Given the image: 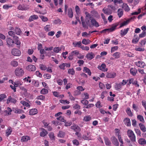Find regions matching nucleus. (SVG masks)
Segmentation results:
<instances>
[{
  "label": "nucleus",
  "instance_id": "f03ea898",
  "mask_svg": "<svg viewBox=\"0 0 146 146\" xmlns=\"http://www.w3.org/2000/svg\"><path fill=\"white\" fill-rule=\"evenodd\" d=\"M118 25V24L117 23L113 24L111 28L103 30L101 31L100 33H106L107 32H108V33L112 32L114 31L116 29V28Z\"/></svg>",
  "mask_w": 146,
  "mask_h": 146
},
{
  "label": "nucleus",
  "instance_id": "39448f33",
  "mask_svg": "<svg viewBox=\"0 0 146 146\" xmlns=\"http://www.w3.org/2000/svg\"><path fill=\"white\" fill-rule=\"evenodd\" d=\"M26 69L30 71L34 72L36 70V68L35 66L31 64L28 66L26 67Z\"/></svg>",
  "mask_w": 146,
  "mask_h": 146
},
{
  "label": "nucleus",
  "instance_id": "680f3d73",
  "mask_svg": "<svg viewBox=\"0 0 146 146\" xmlns=\"http://www.w3.org/2000/svg\"><path fill=\"white\" fill-rule=\"evenodd\" d=\"M8 34L9 35L13 37V38H14V37L15 36H15V33L12 31H10L8 32Z\"/></svg>",
  "mask_w": 146,
  "mask_h": 146
},
{
  "label": "nucleus",
  "instance_id": "79ce46f5",
  "mask_svg": "<svg viewBox=\"0 0 146 146\" xmlns=\"http://www.w3.org/2000/svg\"><path fill=\"white\" fill-rule=\"evenodd\" d=\"M15 33L18 35H20L22 33L21 29L18 28H15Z\"/></svg>",
  "mask_w": 146,
  "mask_h": 146
},
{
  "label": "nucleus",
  "instance_id": "0eeeda50",
  "mask_svg": "<svg viewBox=\"0 0 146 146\" xmlns=\"http://www.w3.org/2000/svg\"><path fill=\"white\" fill-rule=\"evenodd\" d=\"M111 140L114 145L116 146H118L119 145L117 139L115 137H112L111 138Z\"/></svg>",
  "mask_w": 146,
  "mask_h": 146
},
{
  "label": "nucleus",
  "instance_id": "5701e85b",
  "mask_svg": "<svg viewBox=\"0 0 146 146\" xmlns=\"http://www.w3.org/2000/svg\"><path fill=\"white\" fill-rule=\"evenodd\" d=\"M134 37H135V38L132 39V42L133 43L136 44L138 42L139 38L137 35H135Z\"/></svg>",
  "mask_w": 146,
  "mask_h": 146
},
{
  "label": "nucleus",
  "instance_id": "72a5a7b5",
  "mask_svg": "<svg viewBox=\"0 0 146 146\" xmlns=\"http://www.w3.org/2000/svg\"><path fill=\"white\" fill-rule=\"evenodd\" d=\"M13 39L16 44L19 45H20L21 43L20 41L19 40L18 37V36L14 37Z\"/></svg>",
  "mask_w": 146,
  "mask_h": 146
},
{
  "label": "nucleus",
  "instance_id": "49530a36",
  "mask_svg": "<svg viewBox=\"0 0 146 146\" xmlns=\"http://www.w3.org/2000/svg\"><path fill=\"white\" fill-rule=\"evenodd\" d=\"M130 19H129L126 21H124L121 24L119 28H121L123 26L127 25L130 22Z\"/></svg>",
  "mask_w": 146,
  "mask_h": 146
},
{
  "label": "nucleus",
  "instance_id": "ea45409f",
  "mask_svg": "<svg viewBox=\"0 0 146 146\" xmlns=\"http://www.w3.org/2000/svg\"><path fill=\"white\" fill-rule=\"evenodd\" d=\"M65 135V133L64 132L62 131H59V133L58 135V137L60 138H63L64 137Z\"/></svg>",
  "mask_w": 146,
  "mask_h": 146
},
{
  "label": "nucleus",
  "instance_id": "5fc2aeb1",
  "mask_svg": "<svg viewBox=\"0 0 146 146\" xmlns=\"http://www.w3.org/2000/svg\"><path fill=\"white\" fill-rule=\"evenodd\" d=\"M11 65L13 67H16L18 65V62L15 60L12 61L11 62Z\"/></svg>",
  "mask_w": 146,
  "mask_h": 146
},
{
  "label": "nucleus",
  "instance_id": "e433bc0d",
  "mask_svg": "<svg viewBox=\"0 0 146 146\" xmlns=\"http://www.w3.org/2000/svg\"><path fill=\"white\" fill-rule=\"evenodd\" d=\"M86 15L85 19H92V18L91 15L87 12H86L85 13Z\"/></svg>",
  "mask_w": 146,
  "mask_h": 146
},
{
  "label": "nucleus",
  "instance_id": "2f4dec72",
  "mask_svg": "<svg viewBox=\"0 0 146 146\" xmlns=\"http://www.w3.org/2000/svg\"><path fill=\"white\" fill-rule=\"evenodd\" d=\"M138 143L141 145H144L146 144V141L143 138H140L138 140Z\"/></svg>",
  "mask_w": 146,
  "mask_h": 146
},
{
  "label": "nucleus",
  "instance_id": "f3484780",
  "mask_svg": "<svg viewBox=\"0 0 146 146\" xmlns=\"http://www.w3.org/2000/svg\"><path fill=\"white\" fill-rule=\"evenodd\" d=\"M125 124L127 126H130L131 125L130 119L129 118H126L124 119L123 120Z\"/></svg>",
  "mask_w": 146,
  "mask_h": 146
},
{
  "label": "nucleus",
  "instance_id": "6e6552de",
  "mask_svg": "<svg viewBox=\"0 0 146 146\" xmlns=\"http://www.w3.org/2000/svg\"><path fill=\"white\" fill-rule=\"evenodd\" d=\"M102 11L105 14L108 15L111 14L112 12L110 7H108V8H104L103 9Z\"/></svg>",
  "mask_w": 146,
  "mask_h": 146
},
{
  "label": "nucleus",
  "instance_id": "ddd939ff",
  "mask_svg": "<svg viewBox=\"0 0 146 146\" xmlns=\"http://www.w3.org/2000/svg\"><path fill=\"white\" fill-rule=\"evenodd\" d=\"M77 89L78 90H76L75 91V93H76V95L80 94L81 93L80 91H82L84 90V89L83 88L82 86H78L77 87Z\"/></svg>",
  "mask_w": 146,
  "mask_h": 146
},
{
  "label": "nucleus",
  "instance_id": "c03bdc74",
  "mask_svg": "<svg viewBox=\"0 0 146 146\" xmlns=\"http://www.w3.org/2000/svg\"><path fill=\"white\" fill-rule=\"evenodd\" d=\"M82 43L85 45L89 44L90 42V41L89 39H86L84 38L83 39L82 41Z\"/></svg>",
  "mask_w": 146,
  "mask_h": 146
},
{
  "label": "nucleus",
  "instance_id": "cd10ccee",
  "mask_svg": "<svg viewBox=\"0 0 146 146\" xmlns=\"http://www.w3.org/2000/svg\"><path fill=\"white\" fill-rule=\"evenodd\" d=\"M12 131V129L11 127H9L6 131V136L8 137L9 135L11 134Z\"/></svg>",
  "mask_w": 146,
  "mask_h": 146
},
{
  "label": "nucleus",
  "instance_id": "a19ab883",
  "mask_svg": "<svg viewBox=\"0 0 146 146\" xmlns=\"http://www.w3.org/2000/svg\"><path fill=\"white\" fill-rule=\"evenodd\" d=\"M83 71L85 72L88 73L89 75L90 76L91 75V73L90 70L87 67H84V68Z\"/></svg>",
  "mask_w": 146,
  "mask_h": 146
},
{
  "label": "nucleus",
  "instance_id": "603ef678",
  "mask_svg": "<svg viewBox=\"0 0 146 146\" xmlns=\"http://www.w3.org/2000/svg\"><path fill=\"white\" fill-rule=\"evenodd\" d=\"M91 13L93 15V16L96 17H100V15L96 11H91Z\"/></svg>",
  "mask_w": 146,
  "mask_h": 146
},
{
  "label": "nucleus",
  "instance_id": "c756f323",
  "mask_svg": "<svg viewBox=\"0 0 146 146\" xmlns=\"http://www.w3.org/2000/svg\"><path fill=\"white\" fill-rule=\"evenodd\" d=\"M117 13L118 17L120 18L123 15V11L122 9L119 8L118 9Z\"/></svg>",
  "mask_w": 146,
  "mask_h": 146
},
{
  "label": "nucleus",
  "instance_id": "393cba45",
  "mask_svg": "<svg viewBox=\"0 0 146 146\" xmlns=\"http://www.w3.org/2000/svg\"><path fill=\"white\" fill-rule=\"evenodd\" d=\"M122 8L126 11H128L130 10V9L128 5L127 4L125 3H123Z\"/></svg>",
  "mask_w": 146,
  "mask_h": 146
},
{
  "label": "nucleus",
  "instance_id": "58836bf2",
  "mask_svg": "<svg viewBox=\"0 0 146 146\" xmlns=\"http://www.w3.org/2000/svg\"><path fill=\"white\" fill-rule=\"evenodd\" d=\"M126 111L127 114L129 116L131 117L133 115V113L132 112L130 108H127L126 110Z\"/></svg>",
  "mask_w": 146,
  "mask_h": 146
},
{
  "label": "nucleus",
  "instance_id": "a211bd4d",
  "mask_svg": "<svg viewBox=\"0 0 146 146\" xmlns=\"http://www.w3.org/2000/svg\"><path fill=\"white\" fill-rule=\"evenodd\" d=\"M38 17L37 15H34L30 16L29 19L28 21L29 22H31L34 20L38 19Z\"/></svg>",
  "mask_w": 146,
  "mask_h": 146
},
{
  "label": "nucleus",
  "instance_id": "9d476101",
  "mask_svg": "<svg viewBox=\"0 0 146 146\" xmlns=\"http://www.w3.org/2000/svg\"><path fill=\"white\" fill-rule=\"evenodd\" d=\"M136 65L140 68H143L145 66V63L142 61H138L135 62Z\"/></svg>",
  "mask_w": 146,
  "mask_h": 146
},
{
  "label": "nucleus",
  "instance_id": "de8ad7c7",
  "mask_svg": "<svg viewBox=\"0 0 146 146\" xmlns=\"http://www.w3.org/2000/svg\"><path fill=\"white\" fill-rule=\"evenodd\" d=\"M130 19H129L126 21H124L121 24L119 28H121L123 26L127 25L130 22Z\"/></svg>",
  "mask_w": 146,
  "mask_h": 146
},
{
  "label": "nucleus",
  "instance_id": "f8f14e48",
  "mask_svg": "<svg viewBox=\"0 0 146 146\" xmlns=\"http://www.w3.org/2000/svg\"><path fill=\"white\" fill-rule=\"evenodd\" d=\"M95 56L94 54L91 52L87 54L86 57L89 60H91Z\"/></svg>",
  "mask_w": 146,
  "mask_h": 146
},
{
  "label": "nucleus",
  "instance_id": "7ed1b4c3",
  "mask_svg": "<svg viewBox=\"0 0 146 146\" xmlns=\"http://www.w3.org/2000/svg\"><path fill=\"white\" fill-rule=\"evenodd\" d=\"M15 72L16 76L19 77L22 76L24 73L23 70L20 67L17 68L15 70Z\"/></svg>",
  "mask_w": 146,
  "mask_h": 146
},
{
  "label": "nucleus",
  "instance_id": "b1692460",
  "mask_svg": "<svg viewBox=\"0 0 146 146\" xmlns=\"http://www.w3.org/2000/svg\"><path fill=\"white\" fill-rule=\"evenodd\" d=\"M7 42L8 45L12 46L13 45L14 41L11 38H7Z\"/></svg>",
  "mask_w": 146,
  "mask_h": 146
},
{
  "label": "nucleus",
  "instance_id": "6ab92c4d",
  "mask_svg": "<svg viewBox=\"0 0 146 146\" xmlns=\"http://www.w3.org/2000/svg\"><path fill=\"white\" fill-rule=\"evenodd\" d=\"M38 113V111L36 109H33L31 110L29 112V114L30 115H33Z\"/></svg>",
  "mask_w": 146,
  "mask_h": 146
},
{
  "label": "nucleus",
  "instance_id": "f257e3e1",
  "mask_svg": "<svg viewBox=\"0 0 146 146\" xmlns=\"http://www.w3.org/2000/svg\"><path fill=\"white\" fill-rule=\"evenodd\" d=\"M127 135L131 140L133 143L136 141V137L133 131L131 129L127 131Z\"/></svg>",
  "mask_w": 146,
  "mask_h": 146
},
{
  "label": "nucleus",
  "instance_id": "69168bd1",
  "mask_svg": "<svg viewBox=\"0 0 146 146\" xmlns=\"http://www.w3.org/2000/svg\"><path fill=\"white\" fill-rule=\"evenodd\" d=\"M21 103L23 106H26L27 107L29 106H30L29 104L24 101H21Z\"/></svg>",
  "mask_w": 146,
  "mask_h": 146
},
{
  "label": "nucleus",
  "instance_id": "c9c22d12",
  "mask_svg": "<svg viewBox=\"0 0 146 146\" xmlns=\"http://www.w3.org/2000/svg\"><path fill=\"white\" fill-rule=\"evenodd\" d=\"M105 142L106 145H111V142L109 139L106 137H104Z\"/></svg>",
  "mask_w": 146,
  "mask_h": 146
},
{
  "label": "nucleus",
  "instance_id": "6e6d98bb",
  "mask_svg": "<svg viewBox=\"0 0 146 146\" xmlns=\"http://www.w3.org/2000/svg\"><path fill=\"white\" fill-rule=\"evenodd\" d=\"M39 17L43 22H46L48 21V20L47 17L43 15L40 16Z\"/></svg>",
  "mask_w": 146,
  "mask_h": 146
},
{
  "label": "nucleus",
  "instance_id": "423d86ee",
  "mask_svg": "<svg viewBox=\"0 0 146 146\" xmlns=\"http://www.w3.org/2000/svg\"><path fill=\"white\" fill-rule=\"evenodd\" d=\"M11 53L12 54L15 56H18L21 54V52L18 49L14 48L12 50Z\"/></svg>",
  "mask_w": 146,
  "mask_h": 146
},
{
  "label": "nucleus",
  "instance_id": "bf43d9fd",
  "mask_svg": "<svg viewBox=\"0 0 146 146\" xmlns=\"http://www.w3.org/2000/svg\"><path fill=\"white\" fill-rule=\"evenodd\" d=\"M57 120L63 122H65L66 121L64 119V117L62 116H60L59 117H57L56 118Z\"/></svg>",
  "mask_w": 146,
  "mask_h": 146
},
{
  "label": "nucleus",
  "instance_id": "2eb2a0df",
  "mask_svg": "<svg viewBox=\"0 0 146 146\" xmlns=\"http://www.w3.org/2000/svg\"><path fill=\"white\" fill-rule=\"evenodd\" d=\"M62 48L64 49V46H61L60 47H56L53 48V51L56 53H58L60 51H61Z\"/></svg>",
  "mask_w": 146,
  "mask_h": 146
},
{
  "label": "nucleus",
  "instance_id": "7c9ffc66",
  "mask_svg": "<svg viewBox=\"0 0 146 146\" xmlns=\"http://www.w3.org/2000/svg\"><path fill=\"white\" fill-rule=\"evenodd\" d=\"M130 71V73L134 76H135L137 73V70L135 68H131Z\"/></svg>",
  "mask_w": 146,
  "mask_h": 146
},
{
  "label": "nucleus",
  "instance_id": "052dcab7",
  "mask_svg": "<svg viewBox=\"0 0 146 146\" xmlns=\"http://www.w3.org/2000/svg\"><path fill=\"white\" fill-rule=\"evenodd\" d=\"M13 111L15 113H21L23 111V110H21L18 109H15L13 110Z\"/></svg>",
  "mask_w": 146,
  "mask_h": 146
},
{
  "label": "nucleus",
  "instance_id": "4d7b16f0",
  "mask_svg": "<svg viewBox=\"0 0 146 146\" xmlns=\"http://www.w3.org/2000/svg\"><path fill=\"white\" fill-rule=\"evenodd\" d=\"M54 23L55 24H60L62 23L61 21L59 19H57L54 20Z\"/></svg>",
  "mask_w": 146,
  "mask_h": 146
},
{
  "label": "nucleus",
  "instance_id": "412c9836",
  "mask_svg": "<svg viewBox=\"0 0 146 146\" xmlns=\"http://www.w3.org/2000/svg\"><path fill=\"white\" fill-rule=\"evenodd\" d=\"M141 130L143 132L146 131V128L144 125L142 123H140L139 124Z\"/></svg>",
  "mask_w": 146,
  "mask_h": 146
},
{
  "label": "nucleus",
  "instance_id": "13d9d810",
  "mask_svg": "<svg viewBox=\"0 0 146 146\" xmlns=\"http://www.w3.org/2000/svg\"><path fill=\"white\" fill-rule=\"evenodd\" d=\"M48 92V90L47 89L43 88L40 91V93L42 94H46Z\"/></svg>",
  "mask_w": 146,
  "mask_h": 146
},
{
  "label": "nucleus",
  "instance_id": "09e8293b",
  "mask_svg": "<svg viewBox=\"0 0 146 146\" xmlns=\"http://www.w3.org/2000/svg\"><path fill=\"white\" fill-rule=\"evenodd\" d=\"M91 20V19H85V23L88 27L89 26L90 27H92V25H91L90 22V20Z\"/></svg>",
  "mask_w": 146,
  "mask_h": 146
},
{
  "label": "nucleus",
  "instance_id": "c85d7f7f",
  "mask_svg": "<svg viewBox=\"0 0 146 146\" xmlns=\"http://www.w3.org/2000/svg\"><path fill=\"white\" fill-rule=\"evenodd\" d=\"M114 87L116 90L119 91L121 90L122 86L119 83V84L116 83Z\"/></svg>",
  "mask_w": 146,
  "mask_h": 146
},
{
  "label": "nucleus",
  "instance_id": "8fccbe9b",
  "mask_svg": "<svg viewBox=\"0 0 146 146\" xmlns=\"http://www.w3.org/2000/svg\"><path fill=\"white\" fill-rule=\"evenodd\" d=\"M68 74H70L73 75L75 73V71H74V70L73 68L69 69L68 70Z\"/></svg>",
  "mask_w": 146,
  "mask_h": 146
},
{
  "label": "nucleus",
  "instance_id": "338daca9",
  "mask_svg": "<svg viewBox=\"0 0 146 146\" xmlns=\"http://www.w3.org/2000/svg\"><path fill=\"white\" fill-rule=\"evenodd\" d=\"M32 83L36 87H38L39 86L38 82L37 81L34 80L33 81Z\"/></svg>",
  "mask_w": 146,
  "mask_h": 146
},
{
  "label": "nucleus",
  "instance_id": "4be33fe9",
  "mask_svg": "<svg viewBox=\"0 0 146 146\" xmlns=\"http://www.w3.org/2000/svg\"><path fill=\"white\" fill-rule=\"evenodd\" d=\"M129 30V28H127L123 30H122L121 31L120 35L121 36H123L126 35Z\"/></svg>",
  "mask_w": 146,
  "mask_h": 146
},
{
  "label": "nucleus",
  "instance_id": "e2e57ef3",
  "mask_svg": "<svg viewBox=\"0 0 146 146\" xmlns=\"http://www.w3.org/2000/svg\"><path fill=\"white\" fill-rule=\"evenodd\" d=\"M146 35V31H143L142 33L139 35V37L141 38L145 37Z\"/></svg>",
  "mask_w": 146,
  "mask_h": 146
},
{
  "label": "nucleus",
  "instance_id": "1a4fd4ad",
  "mask_svg": "<svg viewBox=\"0 0 146 146\" xmlns=\"http://www.w3.org/2000/svg\"><path fill=\"white\" fill-rule=\"evenodd\" d=\"M91 23L92 27L93 26H94L96 27H97L99 26V25L98 23L94 19L92 18L90 21Z\"/></svg>",
  "mask_w": 146,
  "mask_h": 146
},
{
  "label": "nucleus",
  "instance_id": "a878e982",
  "mask_svg": "<svg viewBox=\"0 0 146 146\" xmlns=\"http://www.w3.org/2000/svg\"><path fill=\"white\" fill-rule=\"evenodd\" d=\"M30 137L28 136H23L22 137L21 139L22 142H26L28 140H30Z\"/></svg>",
  "mask_w": 146,
  "mask_h": 146
},
{
  "label": "nucleus",
  "instance_id": "3c124183",
  "mask_svg": "<svg viewBox=\"0 0 146 146\" xmlns=\"http://www.w3.org/2000/svg\"><path fill=\"white\" fill-rule=\"evenodd\" d=\"M113 56L115 57V58H119L120 56V53L118 52H117L114 53Z\"/></svg>",
  "mask_w": 146,
  "mask_h": 146
},
{
  "label": "nucleus",
  "instance_id": "f704fd0d",
  "mask_svg": "<svg viewBox=\"0 0 146 146\" xmlns=\"http://www.w3.org/2000/svg\"><path fill=\"white\" fill-rule=\"evenodd\" d=\"M81 20L82 22V25L83 28L88 29V27L86 25L85 21L84 20L83 17L82 16L81 17Z\"/></svg>",
  "mask_w": 146,
  "mask_h": 146
},
{
  "label": "nucleus",
  "instance_id": "0e129e2a",
  "mask_svg": "<svg viewBox=\"0 0 146 146\" xmlns=\"http://www.w3.org/2000/svg\"><path fill=\"white\" fill-rule=\"evenodd\" d=\"M132 108L136 111H138L139 110L138 107L135 104H133L132 106Z\"/></svg>",
  "mask_w": 146,
  "mask_h": 146
},
{
  "label": "nucleus",
  "instance_id": "774afa93",
  "mask_svg": "<svg viewBox=\"0 0 146 146\" xmlns=\"http://www.w3.org/2000/svg\"><path fill=\"white\" fill-rule=\"evenodd\" d=\"M6 96L4 94L0 95V101H2V100H3L4 98H6Z\"/></svg>",
  "mask_w": 146,
  "mask_h": 146
},
{
  "label": "nucleus",
  "instance_id": "bb28decb",
  "mask_svg": "<svg viewBox=\"0 0 146 146\" xmlns=\"http://www.w3.org/2000/svg\"><path fill=\"white\" fill-rule=\"evenodd\" d=\"M106 65L104 64H102L101 66L99 68V69L101 70H102L104 71H107L108 69L106 68Z\"/></svg>",
  "mask_w": 146,
  "mask_h": 146
},
{
  "label": "nucleus",
  "instance_id": "aec40b11",
  "mask_svg": "<svg viewBox=\"0 0 146 146\" xmlns=\"http://www.w3.org/2000/svg\"><path fill=\"white\" fill-rule=\"evenodd\" d=\"M71 129L74 130L75 131H80L81 130L80 128L78 125H75L71 126Z\"/></svg>",
  "mask_w": 146,
  "mask_h": 146
},
{
  "label": "nucleus",
  "instance_id": "37998d69",
  "mask_svg": "<svg viewBox=\"0 0 146 146\" xmlns=\"http://www.w3.org/2000/svg\"><path fill=\"white\" fill-rule=\"evenodd\" d=\"M68 15L70 18H72L73 16V13L71 8L68 10Z\"/></svg>",
  "mask_w": 146,
  "mask_h": 146
},
{
  "label": "nucleus",
  "instance_id": "864d4df0",
  "mask_svg": "<svg viewBox=\"0 0 146 146\" xmlns=\"http://www.w3.org/2000/svg\"><path fill=\"white\" fill-rule=\"evenodd\" d=\"M91 117L89 115H88L84 117L83 120L85 121H90L91 119Z\"/></svg>",
  "mask_w": 146,
  "mask_h": 146
},
{
  "label": "nucleus",
  "instance_id": "4468645a",
  "mask_svg": "<svg viewBox=\"0 0 146 146\" xmlns=\"http://www.w3.org/2000/svg\"><path fill=\"white\" fill-rule=\"evenodd\" d=\"M17 8L19 10L22 11L26 10L29 9L28 7L25 6L24 5H22L20 4L18 6Z\"/></svg>",
  "mask_w": 146,
  "mask_h": 146
},
{
  "label": "nucleus",
  "instance_id": "dca6fc26",
  "mask_svg": "<svg viewBox=\"0 0 146 146\" xmlns=\"http://www.w3.org/2000/svg\"><path fill=\"white\" fill-rule=\"evenodd\" d=\"M116 76V74L113 73H108L106 75V77L108 78H113Z\"/></svg>",
  "mask_w": 146,
  "mask_h": 146
},
{
  "label": "nucleus",
  "instance_id": "473e14b6",
  "mask_svg": "<svg viewBox=\"0 0 146 146\" xmlns=\"http://www.w3.org/2000/svg\"><path fill=\"white\" fill-rule=\"evenodd\" d=\"M48 133V132L45 129H42V131L40 133V135L41 137H44Z\"/></svg>",
  "mask_w": 146,
  "mask_h": 146
},
{
  "label": "nucleus",
  "instance_id": "4c0bfd02",
  "mask_svg": "<svg viewBox=\"0 0 146 146\" xmlns=\"http://www.w3.org/2000/svg\"><path fill=\"white\" fill-rule=\"evenodd\" d=\"M137 119L139 120L141 122L144 123L145 122V120L143 117L141 115H138L137 116Z\"/></svg>",
  "mask_w": 146,
  "mask_h": 146
},
{
  "label": "nucleus",
  "instance_id": "a18cd8bd",
  "mask_svg": "<svg viewBox=\"0 0 146 146\" xmlns=\"http://www.w3.org/2000/svg\"><path fill=\"white\" fill-rule=\"evenodd\" d=\"M130 19H129L126 21H124L121 24L119 28H121L123 26L127 25L130 22Z\"/></svg>",
  "mask_w": 146,
  "mask_h": 146
},
{
  "label": "nucleus",
  "instance_id": "9b49d317",
  "mask_svg": "<svg viewBox=\"0 0 146 146\" xmlns=\"http://www.w3.org/2000/svg\"><path fill=\"white\" fill-rule=\"evenodd\" d=\"M17 102V100L14 98H12L11 96H9L8 98L7 103L8 104L9 103L11 102L14 104H15Z\"/></svg>",
  "mask_w": 146,
  "mask_h": 146
},
{
  "label": "nucleus",
  "instance_id": "20e7f679",
  "mask_svg": "<svg viewBox=\"0 0 146 146\" xmlns=\"http://www.w3.org/2000/svg\"><path fill=\"white\" fill-rule=\"evenodd\" d=\"M92 135H90V132H87L86 135H84L82 137V138L85 140H91L92 139Z\"/></svg>",
  "mask_w": 146,
  "mask_h": 146
}]
</instances>
